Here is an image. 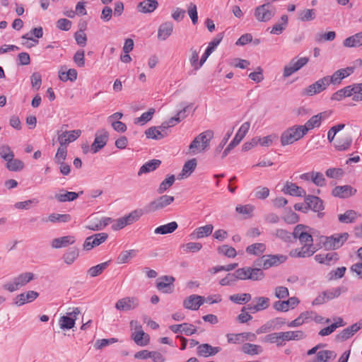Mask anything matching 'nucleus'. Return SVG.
<instances>
[{
    "label": "nucleus",
    "mask_w": 362,
    "mask_h": 362,
    "mask_svg": "<svg viewBox=\"0 0 362 362\" xmlns=\"http://www.w3.org/2000/svg\"><path fill=\"white\" fill-rule=\"evenodd\" d=\"M213 137L214 132L212 130H206L199 134L194 139L189 146L190 153L197 154L206 150L209 146L210 141Z\"/></svg>",
    "instance_id": "f257e3e1"
},
{
    "label": "nucleus",
    "mask_w": 362,
    "mask_h": 362,
    "mask_svg": "<svg viewBox=\"0 0 362 362\" xmlns=\"http://www.w3.org/2000/svg\"><path fill=\"white\" fill-rule=\"evenodd\" d=\"M305 134L302 125H294L283 132L281 135V144L283 146L292 144Z\"/></svg>",
    "instance_id": "f03ea898"
},
{
    "label": "nucleus",
    "mask_w": 362,
    "mask_h": 362,
    "mask_svg": "<svg viewBox=\"0 0 362 362\" xmlns=\"http://www.w3.org/2000/svg\"><path fill=\"white\" fill-rule=\"evenodd\" d=\"M234 274L236 280L260 281L264 277V273L261 269L249 267L238 269Z\"/></svg>",
    "instance_id": "7ed1b4c3"
},
{
    "label": "nucleus",
    "mask_w": 362,
    "mask_h": 362,
    "mask_svg": "<svg viewBox=\"0 0 362 362\" xmlns=\"http://www.w3.org/2000/svg\"><path fill=\"white\" fill-rule=\"evenodd\" d=\"M348 233H335L331 236H322L321 241L326 250H337L341 247L347 240Z\"/></svg>",
    "instance_id": "20e7f679"
},
{
    "label": "nucleus",
    "mask_w": 362,
    "mask_h": 362,
    "mask_svg": "<svg viewBox=\"0 0 362 362\" xmlns=\"http://www.w3.org/2000/svg\"><path fill=\"white\" fill-rule=\"evenodd\" d=\"M33 279H34V274L32 272H24L14 277L11 281L4 284V288L10 292H13L26 285Z\"/></svg>",
    "instance_id": "39448f33"
},
{
    "label": "nucleus",
    "mask_w": 362,
    "mask_h": 362,
    "mask_svg": "<svg viewBox=\"0 0 362 362\" xmlns=\"http://www.w3.org/2000/svg\"><path fill=\"white\" fill-rule=\"evenodd\" d=\"M310 228L303 224L297 225L292 233L295 239H298L300 243L305 245H313V238L310 234Z\"/></svg>",
    "instance_id": "423d86ee"
},
{
    "label": "nucleus",
    "mask_w": 362,
    "mask_h": 362,
    "mask_svg": "<svg viewBox=\"0 0 362 362\" xmlns=\"http://www.w3.org/2000/svg\"><path fill=\"white\" fill-rule=\"evenodd\" d=\"M287 259L286 256L283 255H262L255 263L264 269H267L272 267L278 266Z\"/></svg>",
    "instance_id": "0eeeda50"
},
{
    "label": "nucleus",
    "mask_w": 362,
    "mask_h": 362,
    "mask_svg": "<svg viewBox=\"0 0 362 362\" xmlns=\"http://www.w3.org/2000/svg\"><path fill=\"white\" fill-rule=\"evenodd\" d=\"M175 200L174 197L164 194L151 201L145 206L146 213H151L169 206Z\"/></svg>",
    "instance_id": "6e6552de"
},
{
    "label": "nucleus",
    "mask_w": 362,
    "mask_h": 362,
    "mask_svg": "<svg viewBox=\"0 0 362 362\" xmlns=\"http://www.w3.org/2000/svg\"><path fill=\"white\" fill-rule=\"evenodd\" d=\"M141 215L142 214L141 211L138 210H134L129 214L114 220V223L112 225V229L113 230H121L125 226L131 225L138 221Z\"/></svg>",
    "instance_id": "1a4fd4ad"
},
{
    "label": "nucleus",
    "mask_w": 362,
    "mask_h": 362,
    "mask_svg": "<svg viewBox=\"0 0 362 362\" xmlns=\"http://www.w3.org/2000/svg\"><path fill=\"white\" fill-rule=\"evenodd\" d=\"M250 127V123L249 122H245L241 125L233 139L224 149L221 156L222 158L226 157L228 154L230 153V151L240 143V141L243 139V138L248 132Z\"/></svg>",
    "instance_id": "9d476101"
},
{
    "label": "nucleus",
    "mask_w": 362,
    "mask_h": 362,
    "mask_svg": "<svg viewBox=\"0 0 362 362\" xmlns=\"http://www.w3.org/2000/svg\"><path fill=\"white\" fill-rule=\"evenodd\" d=\"M130 326L132 328H134L136 330L132 334V339L137 345L144 346L149 343V336L146 334L143 329L141 325L136 320H132L130 322Z\"/></svg>",
    "instance_id": "9b49d317"
},
{
    "label": "nucleus",
    "mask_w": 362,
    "mask_h": 362,
    "mask_svg": "<svg viewBox=\"0 0 362 362\" xmlns=\"http://www.w3.org/2000/svg\"><path fill=\"white\" fill-rule=\"evenodd\" d=\"M276 13L275 8H270L267 4H262L255 8L254 16L259 22L269 21Z\"/></svg>",
    "instance_id": "f8f14e48"
},
{
    "label": "nucleus",
    "mask_w": 362,
    "mask_h": 362,
    "mask_svg": "<svg viewBox=\"0 0 362 362\" xmlns=\"http://www.w3.org/2000/svg\"><path fill=\"white\" fill-rule=\"evenodd\" d=\"M109 134L104 129H101L96 132L95 135V139L90 146V151L93 153H96L100 149H102L108 141Z\"/></svg>",
    "instance_id": "ddd939ff"
},
{
    "label": "nucleus",
    "mask_w": 362,
    "mask_h": 362,
    "mask_svg": "<svg viewBox=\"0 0 362 362\" xmlns=\"http://www.w3.org/2000/svg\"><path fill=\"white\" fill-rule=\"evenodd\" d=\"M304 201L308 207V211L310 209L315 212H318L317 216L320 218L323 216L322 213H320L324 209L323 201L320 197L305 194Z\"/></svg>",
    "instance_id": "4468645a"
},
{
    "label": "nucleus",
    "mask_w": 362,
    "mask_h": 362,
    "mask_svg": "<svg viewBox=\"0 0 362 362\" xmlns=\"http://www.w3.org/2000/svg\"><path fill=\"white\" fill-rule=\"evenodd\" d=\"M329 85L328 76H324L304 89L303 93V95H313L325 90Z\"/></svg>",
    "instance_id": "2eb2a0df"
},
{
    "label": "nucleus",
    "mask_w": 362,
    "mask_h": 362,
    "mask_svg": "<svg viewBox=\"0 0 362 362\" xmlns=\"http://www.w3.org/2000/svg\"><path fill=\"white\" fill-rule=\"evenodd\" d=\"M139 300L136 297H125L121 298L115 303V308L120 311H129L136 308Z\"/></svg>",
    "instance_id": "dca6fc26"
},
{
    "label": "nucleus",
    "mask_w": 362,
    "mask_h": 362,
    "mask_svg": "<svg viewBox=\"0 0 362 362\" xmlns=\"http://www.w3.org/2000/svg\"><path fill=\"white\" fill-rule=\"evenodd\" d=\"M175 280L172 276H162L157 279L156 288L164 293H171L174 291Z\"/></svg>",
    "instance_id": "f3484780"
},
{
    "label": "nucleus",
    "mask_w": 362,
    "mask_h": 362,
    "mask_svg": "<svg viewBox=\"0 0 362 362\" xmlns=\"http://www.w3.org/2000/svg\"><path fill=\"white\" fill-rule=\"evenodd\" d=\"M356 189L351 185L337 186L332 191V195L341 199H347L356 194Z\"/></svg>",
    "instance_id": "a211bd4d"
},
{
    "label": "nucleus",
    "mask_w": 362,
    "mask_h": 362,
    "mask_svg": "<svg viewBox=\"0 0 362 362\" xmlns=\"http://www.w3.org/2000/svg\"><path fill=\"white\" fill-rule=\"evenodd\" d=\"M81 134L80 129H76L72 131H65L62 134H58V141L60 145L67 146L69 143L76 140Z\"/></svg>",
    "instance_id": "6ab92c4d"
},
{
    "label": "nucleus",
    "mask_w": 362,
    "mask_h": 362,
    "mask_svg": "<svg viewBox=\"0 0 362 362\" xmlns=\"http://www.w3.org/2000/svg\"><path fill=\"white\" fill-rule=\"evenodd\" d=\"M204 297L198 295H191L183 301L185 308L192 310H197L204 302Z\"/></svg>",
    "instance_id": "aec40b11"
},
{
    "label": "nucleus",
    "mask_w": 362,
    "mask_h": 362,
    "mask_svg": "<svg viewBox=\"0 0 362 362\" xmlns=\"http://www.w3.org/2000/svg\"><path fill=\"white\" fill-rule=\"evenodd\" d=\"M299 303V300L296 297H291L287 300L276 301L274 303V308L277 311L286 312L289 308H294Z\"/></svg>",
    "instance_id": "412c9836"
},
{
    "label": "nucleus",
    "mask_w": 362,
    "mask_h": 362,
    "mask_svg": "<svg viewBox=\"0 0 362 362\" xmlns=\"http://www.w3.org/2000/svg\"><path fill=\"white\" fill-rule=\"evenodd\" d=\"M223 37V34L220 33L209 43V45L205 50V52L201 57L200 65H203L209 55L214 52L216 47L220 44Z\"/></svg>",
    "instance_id": "4be33fe9"
},
{
    "label": "nucleus",
    "mask_w": 362,
    "mask_h": 362,
    "mask_svg": "<svg viewBox=\"0 0 362 362\" xmlns=\"http://www.w3.org/2000/svg\"><path fill=\"white\" fill-rule=\"evenodd\" d=\"M39 296V293L35 291H28L25 293L18 294L16 298L14 303L21 306L27 303H30L35 300Z\"/></svg>",
    "instance_id": "5701e85b"
},
{
    "label": "nucleus",
    "mask_w": 362,
    "mask_h": 362,
    "mask_svg": "<svg viewBox=\"0 0 362 362\" xmlns=\"http://www.w3.org/2000/svg\"><path fill=\"white\" fill-rule=\"evenodd\" d=\"M317 249L314 245H303L300 248L292 250L290 255L293 257H306L312 256Z\"/></svg>",
    "instance_id": "b1692460"
},
{
    "label": "nucleus",
    "mask_w": 362,
    "mask_h": 362,
    "mask_svg": "<svg viewBox=\"0 0 362 362\" xmlns=\"http://www.w3.org/2000/svg\"><path fill=\"white\" fill-rule=\"evenodd\" d=\"M221 351V347L212 346L209 344H202L197 346V355L203 357L214 356Z\"/></svg>",
    "instance_id": "393cba45"
},
{
    "label": "nucleus",
    "mask_w": 362,
    "mask_h": 362,
    "mask_svg": "<svg viewBox=\"0 0 362 362\" xmlns=\"http://www.w3.org/2000/svg\"><path fill=\"white\" fill-rule=\"evenodd\" d=\"M74 236L66 235L60 238H54L51 242V247L54 249L65 247L75 243Z\"/></svg>",
    "instance_id": "a878e982"
},
{
    "label": "nucleus",
    "mask_w": 362,
    "mask_h": 362,
    "mask_svg": "<svg viewBox=\"0 0 362 362\" xmlns=\"http://www.w3.org/2000/svg\"><path fill=\"white\" fill-rule=\"evenodd\" d=\"M158 6L157 0H144L137 5V10L142 13H151L153 12Z\"/></svg>",
    "instance_id": "bb28decb"
},
{
    "label": "nucleus",
    "mask_w": 362,
    "mask_h": 362,
    "mask_svg": "<svg viewBox=\"0 0 362 362\" xmlns=\"http://www.w3.org/2000/svg\"><path fill=\"white\" fill-rule=\"evenodd\" d=\"M306 337L305 333L302 330L287 331L282 332L281 341H284V345L288 341H298L303 339Z\"/></svg>",
    "instance_id": "cd10ccee"
},
{
    "label": "nucleus",
    "mask_w": 362,
    "mask_h": 362,
    "mask_svg": "<svg viewBox=\"0 0 362 362\" xmlns=\"http://www.w3.org/2000/svg\"><path fill=\"white\" fill-rule=\"evenodd\" d=\"M282 191L285 194H288L291 196H296V197H304L305 195V191L296 185V184L286 182Z\"/></svg>",
    "instance_id": "c85d7f7f"
},
{
    "label": "nucleus",
    "mask_w": 362,
    "mask_h": 362,
    "mask_svg": "<svg viewBox=\"0 0 362 362\" xmlns=\"http://www.w3.org/2000/svg\"><path fill=\"white\" fill-rule=\"evenodd\" d=\"M337 354L334 351L330 350L320 351L317 353L315 358L309 360L307 362H328L336 358Z\"/></svg>",
    "instance_id": "c756f323"
},
{
    "label": "nucleus",
    "mask_w": 362,
    "mask_h": 362,
    "mask_svg": "<svg viewBox=\"0 0 362 362\" xmlns=\"http://www.w3.org/2000/svg\"><path fill=\"white\" fill-rule=\"evenodd\" d=\"M173 24L170 21L162 23L158 30V38L161 40H165L173 33Z\"/></svg>",
    "instance_id": "7c9ffc66"
},
{
    "label": "nucleus",
    "mask_w": 362,
    "mask_h": 362,
    "mask_svg": "<svg viewBox=\"0 0 362 362\" xmlns=\"http://www.w3.org/2000/svg\"><path fill=\"white\" fill-rule=\"evenodd\" d=\"M214 226L211 224H208L204 226L197 228L190 235L192 238H202L207 237L212 233Z\"/></svg>",
    "instance_id": "2f4dec72"
},
{
    "label": "nucleus",
    "mask_w": 362,
    "mask_h": 362,
    "mask_svg": "<svg viewBox=\"0 0 362 362\" xmlns=\"http://www.w3.org/2000/svg\"><path fill=\"white\" fill-rule=\"evenodd\" d=\"M161 164V160L158 159H152L145 163L139 170L138 175L148 173L156 170Z\"/></svg>",
    "instance_id": "473e14b6"
},
{
    "label": "nucleus",
    "mask_w": 362,
    "mask_h": 362,
    "mask_svg": "<svg viewBox=\"0 0 362 362\" xmlns=\"http://www.w3.org/2000/svg\"><path fill=\"white\" fill-rule=\"evenodd\" d=\"M345 47H358L362 45V32L357 33L343 41Z\"/></svg>",
    "instance_id": "72a5a7b5"
},
{
    "label": "nucleus",
    "mask_w": 362,
    "mask_h": 362,
    "mask_svg": "<svg viewBox=\"0 0 362 362\" xmlns=\"http://www.w3.org/2000/svg\"><path fill=\"white\" fill-rule=\"evenodd\" d=\"M64 193L55 194V199L59 202H72L79 197V194H83V191L79 193L74 192H67L64 189L62 190Z\"/></svg>",
    "instance_id": "f704fd0d"
},
{
    "label": "nucleus",
    "mask_w": 362,
    "mask_h": 362,
    "mask_svg": "<svg viewBox=\"0 0 362 362\" xmlns=\"http://www.w3.org/2000/svg\"><path fill=\"white\" fill-rule=\"evenodd\" d=\"M145 134L148 139L160 140L168 135V132H163L158 127H151L145 131Z\"/></svg>",
    "instance_id": "c9c22d12"
},
{
    "label": "nucleus",
    "mask_w": 362,
    "mask_h": 362,
    "mask_svg": "<svg viewBox=\"0 0 362 362\" xmlns=\"http://www.w3.org/2000/svg\"><path fill=\"white\" fill-rule=\"evenodd\" d=\"M71 219V215L66 214H59L56 213L51 214L48 218H42L43 222L50 221L52 223H66L69 222Z\"/></svg>",
    "instance_id": "e433bc0d"
},
{
    "label": "nucleus",
    "mask_w": 362,
    "mask_h": 362,
    "mask_svg": "<svg viewBox=\"0 0 362 362\" xmlns=\"http://www.w3.org/2000/svg\"><path fill=\"white\" fill-rule=\"evenodd\" d=\"M241 351L244 354L253 356L261 354L263 351V349L259 345L250 343H245L241 347Z\"/></svg>",
    "instance_id": "4c0bfd02"
},
{
    "label": "nucleus",
    "mask_w": 362,
    "mask_h": 362,
    "mask_svg": "<svg viewBox=\"0 0 362 362\" xmlns=\"http://www.w3.org/2000/svg\"><path fill=\"white\" fill-rule=\"evenodd\" d=\"M177 227H178V225H177V222L172 221L167 224L162 225V226L157 227L155 229L154 233L156 234H161V235L172 233L177 228Z\"/></svg>",
    "instance_id": "58836bf2"
},
{
    "label": "nucleus",
    "mask_w": 362,
    "mask_h": 362,
    "mask_svg": "<svg viewBox=\"0 0 362 362\" xmlns=\"http://www.w3.org/2000/svg\"><path fill=\"white\" fill-rule=\"evenodd\" d=\"M352 139L351 136H346L339 138L335 141L334 146L339 151H346L351 145Z\"/></svg>",
    "instance_id": "ea45409f"
},
{
    "label": "nucleus",
    "mask_w": 362,
    "mask_h": 362,
    "mask_svg": "<svg viewBox=\"0 0 362 362\" xmlns=\"http://www.w3.org/2000/svg\"><path fill=\"white\" fill-rule=\"evenodd\" d=\"M24 163L19 159H15L14 156L11 157L6 163L7 169L13 172L20 171L24 168Z\"/></svg>",
    "instance_id": "a19ab883"
},
{
    "label": "nucleus",
    "mask_w": 362,
    "mask_h": 362,
    "mask_svg": "<svg viewBox=\"0 0 362 362\" xmlns=\"http://www.w3.org/2000/svg\"><path fill=\"white\" fill-rule=\"evenodd\" d=\"M79 255L78 249L76 247L70 248L66 252H65L63 255L64 262L66 264H71L74 262V261L77 259Z\"/></svg>",
    "instance_id": "79ce46f5"
},
{
    "label": "nucleus",
    "mask_w": 362,
    "mask_h": 362,
    "mask_svg": "<svg viewBox=\"0 0 362 362\" xmlns=\"http://www.w3.org/2000/svg\"><path fill=\"white\" fill-rule=\"evenodd\" d=\"M197 165L196 158H192L187 160L183 165L182 170V176L188 177L195 170Z\"/></svg>",
    "instance_id": "37998d69"
},
{
    "label": "nucleus",
    "mask_w": 362,
    "mask_h": 362,
    "mask_svg": "<svg viewBox=\"0 0 362 362\" xmlns=\"http://www.w3.org/2000/svg\"><path fill=\"white\" fill-rule=\"evenodd\" d=\"M266 250V246L264 243H254L248 245L246 247V252L250 255H259L262 254Z\"/></svg>",
    "instance_id": "c03bdc74"
},
{
    "label": "nucleus",
    "mask_w": 362,
    "mask_h": 362,
    "mask_svg": "<svg viewBox=\"0 0 362 362\" xmlns=\"http://www.w3.org/2000/svg\"><path fill=\"white\" fill-rule=\"evenodd\" d=\"M175 181V177L174 175H168L161 182L157 189V192L160 194L164 193L174 184Z\"/></svg>",
    "instance_id": "a18cd8bd"
},
{
    "label": "nucleus",
    "mask_w": 362,
    "mask_h": 362,
    "mask_svg": "<svg viewBox=\"0 0 362 362\" xmlns=\"http://www.w3.org/2000/svg\"><path fill=\"white\" fill-rule=\"evenodd\" d=\"M282 332H273L267 334L264 338L265 342L272 344H276L277 346H283L284 341H281Z\"/></svg>",
    "instance_id": "49530a36"
},
{
    "label": "nucleus",
    "mask_w": 362,
    "mask_h": 362,
    "mask_svg": "<svg viewBox=\"0 0 362 362\" xmlns=\"http://www.w3.org/2000/svg\"><path fill=\"white\" fill-rule=\"evenodd\" d=\"M110 262V261H107L90 267L87 272L88 274L91 277H95L100 275L108 267Z\"/></svg>",
    "instance_id": "de8ad7c7"
},
{
    "label": "nucleus",
    "mask_w": 362,
    "mask_h": 362,
    "mask_svg": "<svg viewBox=\"0 0 362 362\" xmlns=\"http://www.w3.org/2000/svg\"><path fill=\"white\" fill-rule=\"evenodd\" d=\"M252 298L250 293L233 294L229 296L230 300L236 304H245L248 303Z\"/></svg>",
    "instance_id": "09e8293b"
},
{
    "label": "nucleus",
    "mask_w": 362,
    "mask_h": 362,
    "mask_svg": "<svg viewBox=\"0 0 362 362\" xmlns=\"http://www.w3.org/2000/svg\"><path fill=\"white\" fill-rule=\"evenodd\" d=\"M315 18V11L314 9L305 8L298 12V19L300 21H310Z\"/></svg>",
    "instance_id": "8fccbe9b"
},
{
    "label": "nucleus",
    "mask_w": 362,
    "mask_h": 362,
    "mask_svg": "<svg viewBox=\"0 0 362 362\" xmlns=\"http://www.w3.org/2000/svg\"><path fill=\"white\" fill-rule=\"evenodd\" d=\"M321 121L320 120L318 116L316 115L313 116L310 119H309L303 126V129L305 132L308 133L309 130H311L315 127H319L321 125Z\"/></svg>",
    "instance_id": "3c124183"
},
{
    "label": "nucleus",
    "mask_w": 362,
    "mask_h": 362,
    "mask_svg": "<svg viewBox=\"0 0 362 362\" xmlns=\"http://www.w3.org/2000/svg\"><path fill=\"white\" fill-rule=\"evenodd\" d=\"M352 93L350 91L349 86H347L333 93L331 97V100L340 101L342 98L350 97Z\"/></svg>",
    "instance_id": "603ef678"
},
{
    "label": "nucleus",
    "mask_w": 362,
    "mask_h": 362,
    "mask_svg": "<svg viewBox=\"0 0 362 362\" xmlns=\"http://www.w3.org/2000/svg\"><path fill=\"white\" fill-rule=\"evenodd\" d=\"M356 214L354 210H347L344 214L339 215V221L345 223H353L356 218Z\"/></svg>",
    "instance_id": "864d4df0"
},
{
    "label": "nucleus",
    "mask_w": 362,
    "mask_h": 362,
    "mask_svg": "<svg viewBox=\"0 0 362 362\" xmlns=\"http://www.w3.org/2000/svg\"><path fill=\"white\" fill-rule=\"evenodd\" d=\"M136 255V250H130L122 252L117 257L118 264H124L129 261L131 258Z\"/></svg>",
    "instance_id": "5fc2aeb1"
},
{
    "label": "nucleus",
    "mask_w": 362,
    "mask_h": 362,
    "mask_svg": "<svg viewBox=\"0 0 362 362\" xmlns=\"http://www.w3.org/2000/svg\"><path fill=\"white\" fill-rule=\"evenodd\" d=\"M60 328L62 329H69L75 325V318L69 317L68 315L62 316L59 319Z\"/></svg>",
    "instance_id": "6e6d98bb"
},
{
    "label": "nucleus",
    "mask_w": 362,
    "mask_h": 362,
    "mask_svg": "<svg viewBox=\"0 0 362 362\" xmlns=\"http://www.w3.org/2000/svg\"><path fill=\"white\" fill-rule=\"evenodd\" d=\"M254 300L257 302V304L254 305V309L259 312L266 310L269 306V298L267 297H256Z\"/></svg>",
    "instance_id": "4d7b16f0"
},
{
    "label": "nucleus",
    "mask_w": 362,
    "mask_h": 362,
    "mask_svg": "<svg viewBox=\"0 0 362 362\" xmlns=\"http://www.w3.org/2000/svg\"><path fill=\"white\" fill-rule=\"evenodd\" d=\"M67 156V148L66 146L60 145L57 148V153L54 158V161L56 164H60V163L64 162Z\"/></svg>",
    "instance_id": "13d9d810"
},
{
    "label": "nucleus",
    "mask_w": 362,
    "mask_h": 362,
    "mask_svg": "<svg viewBox=\"0 0 362 362\" xmlns=\"http://www.w3.org/2000/svg\"><path fill=\"white\" fill-rule=\"evenodd\" d=\"M189 106L185 107L182 110L179 111L177 114L175 116L171 117L170 119L166 121L168 124V125L171 127L175 126L177 123H179L182 119L186 117L185 112H187Z\"/></svg>",
    "instance_id": "bf43d9fd"
},
{
    "label": "nucleus",
    "mask_w": 362,
    "mask_h": 362,
    "mask_svg": "<svg viewBox=\"0 0 362 362\" xmlns=\"http://www.w3.org/2000/svg\"><path fill=\"white\" fill-rule=\"evenodd\" d=\"M155 112L154 108H150L147 112H144L139 117H137L134 120L135 124H141V125L145 124L146 122L150 121Z\"/></svg>",
    "instance_id": "052dcab7"
},
{
    "label": "nucleus",
    "mask_w": 362,
    "mask_h": 362,
    "mask_svg": "<svg viewBox=\"0 0 362 362\" xmlns=\"http://www.w3.org/2000/svg\"><path fill=\"white\" fill-rule=\"evenodd\" d=\"M217 250L219 254H223L230 258H233L237 255L235 249L227 245L218 247Z\"/></svg>",
    "instance_id": "680f3d73"
},
{
    "label": "nucleus",
    "mask_w": 362,
    "mask_h": 362,
    "mask_svg": "<svg viewBox=\"0 0 362 362\" xmlns=\"http://www.w3.org/2000/svg\"><path fill=\"white\" fill-rule=\"evenodd\" d=\"M254 209V206L251 204L238 205L235 208V211L237 213L243 214L246 217H252Z\"/></svg>",
    "instance_id": "e2e57ef3"
},
{
    "label": "nucleus",
    "mask_w": 362,
    "mask_h": 362,
    "mask_svg": "<svg viewBox=\"0 0 362 362\" xmlns=\"http://www.w3.org/2000/svg\"><path fill=\"white\" fill-rule=\"evenodd\" d=\"M311 181L318 187H323L326 185L325 178L322 173L312 172Z\"/></svg>",
    "instance_id": "0e129e2a"
},
{
    "label": "nucleus",
    "mask_w": 362,
    "mask_h": 362,
    "mask_svg": "<svg viewBox=\"0 0 362 362\" xmlns=\"http://www.w3.org/2000/svg\"><path fill=\"white\" fill-rule=\"evenodd\" d=\"M269 195V189L266 187L259 186L255 189V197L259 199H265Z\"/></svg>",
    "instance_id": "69168bd1"
},
{
    "label": "nucleus",
    "mask_w": 362,
    "mask_h": 362,
    "mask_svg": "<svg viewBox=\"0 0 362 362\" xmlns=\"http://www.w3.org/2000/svg\"><path fill=\"white\" fill-rule=\"evenodd\" d=\"M90 237L92 238L93 243L95 247H96L105 242L108 238V235L106 233H100L90 235Z\"/></svg>",
    "instance_id": "338daca9"
},
{
    "label": "nucleus",
    "mask_w": 362,
    "mask_h": 362,
    "mask_svg": "<svg viewBox=\"0 0 362 362\" xmlns=\"http://www.w3.org/2000/svg\"><path fill=\"white\" fill-rule=\"evenodd\" d=\"M325 174L328 177L338 179L344 175V170L339 168H332L327 169Z\"/></svg>",
    "instance_id": "774afa93"
}]
</instances>
